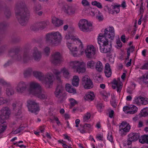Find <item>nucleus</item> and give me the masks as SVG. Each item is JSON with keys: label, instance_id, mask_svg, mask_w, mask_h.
Returning a JSON list of instances; mask_svg holds the SVG:
<instances>
[{"label": "nucleus", "instance_id": "obj_21", "mask_svg": "<svg viewBox=\"0 0 148 148\" xmlns=\"http://www.w3.org/2000/svg\"><path fill=\"white\" fill-rule=\"evenodd\" d=\"M112 84L114 85H113L112 86V88L115 89L116 87L117 92H120L122 87V83H120V82H118L116 79H114L113 81Z\"/></svg>", "mask_w": 148, "mask_h": 148}, {"label": "nucleus", "instance_id": "obj_44", "mask_svg": "<svg viewBox=\"0 0 148 148\" xmlns=\"http://www.w3.org/2000/svg\"><path fill=\"white\" fill-rule=\"evenodd\" d=\"M141 115L143 116H148V108H144L141 110Z\"/></svg>", "mask_w": 148, "mask_h": 148}, {"label": "nucleus", "instance_id": "obj_34", "mask_svg": "<svg viewBox=\"0 0 148 148\" xmlns=\"http://www.w3.org/2000/svg\"><path fill=\"white\" fill-rule=\"evenodd\" d=\"M32 68H29L24 71L23 74L25 77L27 78L32 73Z\"/></svg>", "mask_w": 148, "mask_h": 148}, {"label": "nucleus", "instance_id": "obj_38", "mask_svg": "<svg viewBox=\"0 0 148 148\" xmlns=\"http://www.w3.org/2000/svg\"><path fill=\"white\" fill-rule=\"evenodd\" d=\"M138 99L140 100V103L143 105H145L148 103V99L147 98H144L143 97H139Z\"/></svg>", "mask_w": 148, "mask_h": 148}, {"label": "nucleus", "instance_id": "obj_23", "mask_svg": "<svg viewBox=\"0 0 148 148\" xmlns=\"http://www.w3.org/2000/svg\"><path fill=\"white\" fill-rule=\"evenodd\" d=\"M105 73L106 76L108 77H110L112 74L111 70L110 65L108 63H106L105 67Z\"/></svg>", "mask_w": 148, "mask_h": 148}, {"label": "nucleus", "instance_id": "obj_59", "mask_svg": "<svg viewBox=\"0 0 148 148\" xmlns=\"http://www.w3.org/2000/svg\"><path fill=\"white\" fill-rule=\"evenodd\" d=\"M82 3L84 6H87L89 5V2L87 0H82Z\"/></svg>", "mask_w": 148, "mask_h": 148}, {"label": "nucleus", "instance_id": "obj_11", "mask_svg": "<svg viewBox=\"0 0 148 148\" xmlns=\"http://www.w3.org/2000/svg\"><path fill=\"white\" fill-rule=\"evenodd\" d=\"M82 84L86 89H90L93 87V84L90 77L87 75H85L82 78Z\"/></svg>", "mask_w": 148, "mask_h": 148}, {"label": "nucleus", "instance_id": "obj_20", "mask_svg": "<svg viewBox=\"0 0 148 148\" xmlns=\"http://www.w3.org/2000/svg\"><path fill=\"white\" fill-rule=\"evenodd\" d=\"M63 9L65 13L69 14H74L75 12L74 9L72 6L66 4L63 6Z\"/></svg>", "mask_w": 148, "mask_h": 148}, {"label": "nucleus", "instance_id": "obj_42", "mask_svg": "<svg viewBox=\"0 0 148 148\" xmlns=\"http://www.w3.org/2000/svg\"><path fill=\"white\" fill-rule=\"evenodd\" d=\"M4 13L6 17L7 18H9L11 16V12L8 9H5Z\"/></svg>", "mask_w": 148, "mask_h": 148}, {"label": "nucleus", "instance_id": "obj_18", "mask_svg": "<svg viewBox=\"0 0 148 148\" xmlns=\"http://www.w3.org/2000/svg\"><path fill=\"white\" fill-rule=\"evenodd\" d=\"M32 56L35 60L39 61L42 58V52L36 47H34L33 49Z\"/></svg>", "mask_w": 148, "mask_h": 148}, {"label": "nucleus", "instance_id": "obj_36", "mask_svg": "<svg viewBox=\"0 0 148 148\" xmlns=\"http://www.w3.org/2000/svg\"><path fill=\"white\" fill-rule=\"evenodd\" d=\"M95 14L96 15V18L99 21H101L103 20V16L99 11L97 10Z\"/></svg>", "mask_w": 148, "mask_h": 148}, {"label": "nucleus", "instance_id": "obj_55", "mask_svg": "<svg viewBox=\"0 0 148 148\" xmlns=\"http://www.w3.org/2000/svg\"><path fill=\"white\" fill-rule=\"evenodd\" d=\"M116 44V47L117 48H119L122 47V43L119 39L117 40Z\"/></svg>", "mask_w": 148, "mask_h": 148}, {"label": "nucleus", "instance_id": "obj_53", "mask_svg": "<svg viewBox=\"0 0 148 148\" xmlns=\"http://www.w3.org/2000/svg\"><path fill=\"white\" fill-rule=\"evenodd\" d=\"M50 50V49L48 47H46L44 49V53L46 56H48L49 55Z\"/></svg>", "mask_w": 148, "mask_h": 148}, {"label": "nucleus", "instance_id": "obj_24", "mask_svg": "<svg viewBox=\"0 0 148 148\" xmlns=\"http://www.w3.org/2000/svg\"><path fill=\"white\" fill-rule=\"evenodd\" d=\"M30 88L33 89L32 92L33 94L34 92L42 88L40 85L38 83L35 82L31 83L30 84Z\"/></svg>", "mask_w": 148, "mask_h": 148}, {"label": "nucleus", "instance_id": "obj_50", "mask_svg": "<svg viewBox=\"0 0 148 148\" xmlns=\"http://www.w3.org/2000/svg\"><path fill=\"white\" fill-rule=\"evenodd\" d=\"M121 6L120 5H115L113 6V8L114 10V11H115L116 13H119L120 11L119 7Z\"/></svg>", "mask_w": 148, "mask_h": 148}, {"label": "nucleus", "instance_id": "obj_30", "mask_svg": "<svg viewBox=\"0 0 148 148\" xmlns=\"http://www.w3.org/2000/svg\"><path fill=\"white\" fill-rule=\"evenodd\" d=\"M94 95L93 92H90L87 94L84 97L85 100L88 101H92L94 98Z\"/></svg>", "mask_w": 148, "mask_h": 148}, {"label": "nucleus", "instance_id": "obj_8", "mask_svg": "<svg viewBox=\"0 0 148 148\" xmlns=\"http://www.w3.org/2000/svg\"><path fill=\"white\" fill-rule=\"evenodd\" d=\"M41 80L43 84L45 85L47 88H50L52 86L53 81V76L51 73H48Z\"/></svg>", "mask_w": 148, "mask_h": 148}, {"label": "nucleus", "instance_id": "obj_49", "mask_svg": "<svg viewBox=\"0 0 148 148\" xmlns=\"http://www.w3.org/2000/svg\"><path fill=\"white\" fill-rule=\"evenodd\" d=\"M91 4L92 5L96 6L99 8H102V6L101 3L97 2L96 1H94L92 2Z\"/></svg>", "mask_w": 148, "mask_h": 148}, {"label": "nucleus", "instance_id": "obj_4", "mask_svg": "<svg viewBox=\"0 0 148 148\" xmlns=\"http://www.w3.org/2000/svg\"><path fill=\"white\" fill-rule=\"evenodd\" d=\"M61 38V34L58 32L47 34L45 37L46 42L53 45L58 43Z\"/></svg>", "mask_w": 148, "mask_h": 148}, {"label": "nucleus", "instance_id": "obj_1", "mask_svg": "<svg viewBox=\"0 0 148 148\" xmlns=\"http://www.w3.org/2000/svg\"><path fill=\"white\" fill-rule=\"evenodd\" d=\"M16 17L22 26H25L29 18L30 12L24 1L17 2L14 8Z\"/></svg>", "mask_w": 148, "mask_h": 148}, {"label": "nucleus", "instance_id": "obj_2", "mask_svg": "<svg viewBox=\"0 0 148 148\" xmlns=\"http://www.w3.org/2000/svg\"><path fill=\"white\" fill-rule=\"evenodd\" d=\"M9 55L13 59L20 61L22 60L24 63L28 62L31 59V57L28 52L24 51L22 57L21 49L19 47H14L10 49L8 51Z\"/></svg>", "mask_w": 148, "mask_h": 148}, {"label": "nucleus", "instance_id": "obj_39", "mask_svg": "<svg viewBox=\"0 0 148 148\" xmlns=\"http://www.w3.org/2000/svg\"><path fill=\"white\" fill-rule=\"evenodd\" d=\"M95 64V62L93 60L88 61L87 63V66L88 68L93 69Z\"/></svg>", "mask_w": 148, "mask_h": 148}, {"label": "nucleus", "instance_id": "obj_32", "mask_svg": "<svg viewBox=\"0 0 148 148\" xmlns=\"http://www.w3.org/2000/svg\"><path fill=\"white\" fill-rule=\"evenodd\" d=\"M95 69L99 72H101L103 69L102 63L99 61L97 63L95 66Z\"/></svg>", "mask_w": 148, "mask_h": 148}, {"label": "nucleus", "instance_id": "obj_33", "mask_svg": "<svg viewBox=\"0 0 148 148\" xmlns=\"http://www.w3.org/2000/svg\"><path fill=\"white\" fill-rule=\"evenodd\" d=\"M79 79L78 76H75L72 81V84L73 86H77L79 85Z\"/></svg>", "mask_w": 148, "mask_h": 148}, {"label": "nucleus", "instance_id": "obj_13", "mask_svg": "<svg viewBox=\"0 0 148 148\" xmlns=\"http://www.w3.org/2000/svg\"><path fill=\"white\" fill-rule=\"evenodd\" d=\"M87 58H92L94 57L96 54V49L92 45H88L85 51Z\"/></svg>", "mask_w": 148, "mask_h": 148}, {"label": "nucleus", "instance_id": "obj_58", "mask_svg": "<svg viewBox=\"0 0 148 148\" xmlns=\"http://www.w3.org/2000/svg\"><path fill=\"white\" fill-rule=\"evenodd\" d=\"M70 103L72 106H74L75 104H77V101L74 99L71 98L70 99Z\"/></svg>", "mask_w": 148, "mask_h": 148}, {"label": "nucleus", "instance_id": "obj_28", "mask_svg": "<svg viewBox=\"0 0 148 148\" xmlns=\"http://www.w3.org/2000/svg\"><path fill=\"white\" fill-rule=\"evenodd\" d=\"M66 90L69 92L73 93V94L76 93V89L73 88L69 84H66Z\"/></svg>", "mask_w": 148, "mask_h": 148}, {"label": "nucleus", "instance_id": "obj_35", "mask_svg": "<svg viewBox=\"0 0 148 148\" xmlns=\"http://www.w3.org/2000/svg\"><path fill=\"white\" fill-rule=\"evenodd\" d=\"M68 47L71 52L76 51H77V48L75 46H74L71 43L68 42L67 43Z\"/></svg>", "mask_w": 148, "mask_h": 148}, {"label": "nucleus", "instance_id": "obj_60", "mask_svg": "<svg viewBox=\"0 0 148 148\" xmlns=\"http://www.w3.org/2000/svg\"><path fill=\"white\" fill-rule=\"evenodd\" d=\"M104 10L106 11H108L109 13H112V10L109 8L108 5H106L104 7Z\"/></svg>", "mask_w": 148, "mask_h": 148}, {"label": "nucleus", "instance_id": "obj_27", "mask_svg": "<svg viewBox=\"0 0 148 148\" xmlns=\"http://www.w3.org/2000/svg\"><path fill=\"white\" fill-rule=\"evenodd\" d=\"M33 75L36 78H38L39 80L41 81L43 78L44 74L41 72L38 71H34L33 72Z\"/></svg>", "mask_w": 148, "mask_h": 148}, {"label": "nucleus", "instance_id": "obj_43", "mask_svg": "<svg viewBox=\"0 0 148 148\" xmlns=\"http://www.w3.org/2000/svg\"><path fill=\"white\" fill-rule=\"evenodd\" d=\"M141 78L143 79V81L144 83L148 84V73L143 75Z\"/></svg>", "mask_w": 148, "mask_h": 148}, {"label": "nucleus", "instance_id": "obj_52", "mask_svg": "<svg viewBox=\"0 0 148 148\" xmlns=\"http://www.w3.org/2000/svg\"><path fill=\"white\" fill-rule=\"evenodd\" d=\"M0 84L4 85H6L8 87L10 86V84L9 83H7L2 79H0Z\"/></svg>", "mask_w": 148, "mask_h": 148}, {"label": "nucleus", "instance_id": "obj_7", "mask_svg": "<svg viewBox=\"0 0 148 148\" xmlns=\"http://www.w3.org/2000/svg\"><path fill=\"white\" fill-rule=\"evenodd\" d=\"M78 26L80 30L83 32L91 31L92 24L88 23V21L85 19H82L79 21Z\"/></svg>", "mask_w": 148, "mask_h": 148}, {"label": "nucleus", "instance_id": "obj_26", "mask_svg": "<svg viewBox=\"0 0 148 148\" xmlns=\"http://www.w3.org/2000/svg\"><path fill=\"white\" fill-rule=\"evenodd\" d=\"M121 127L120 128H119V130L121 132V135L122 136H123L127 134V133L130 130V126H125V127L123 128V127Z\"/></svg>", "mask_w": 148, "mask_h": 148}, {"label": "nucleus", "instance_id": "obj_17", "mask_svg": "<svg viewBox=\"0 0 148 148\" xmlns=\"http://www.w3.org/2000/svg\"><path fill=\"white\" fill-rule=\"evenodd\" d=\"M65 38L66 40H69L71 39V40L74 41H77L78 43L79 44V47L81 49H82L83 48V46L80 40H79L78 38L73 36L72 34L69 32H68L66 33V35L65 36Z\"/></svg>", "mask_w": 148, "mask_h": 148}, {"label": "nucleus", "instance_id": "obj_64", "mask_svg": "<svg viewBox=\"0 0 148 148\" xmlns=\"http://www.w3.org/2000/svg\"><path fill=\"white\" fill-rule=\"evenodd\" d=\"M84 127H85V129L86 130H88L89 129H90L91 128V125L90 124L86 123L84 125Z\"/></svg>", "mask_w": 148, "mask_h": 148}, {"label": "nucleus", "instance_id": "obj_37", "mask_svg": "<svg viewBox=\"0 0 148 148\" xmlns=\"http://www.w3.org/2000/svg\"><path fill=\"white\" fill-rule=\"evenodd\" d=\"M61 72L63 73L64 77L67 79H69L70 77V75L68 71L65 68H63L61 70Z\"/></svg>", "mask_w": 148, "mask_h": 148}, {"label": "nucleus", "instance_id": "obj_41", "mask_svg": "<svg viewBox=\"0 0 148 148\" xmlns=\"http://www.w3.org/2000/svg\"><path fill=\"white\" fill-rule=\"evenodd\" d=\"M14 92V91L11 87H10L7 88L6 94L8 96L13 95Z\"/></svg>", "mask_w": 148, "mask_h": 148}, {"label": "nucleus", "instance_id": "obj_25", "mask_svg": "<svg viewBox=\"0 0 148 148\" xmlns=\"http://www.w3.org/2000/svg\"><path fill=\"white\" fill-rule=\"evenodd\" d=\"M139 134L135 133H131L128 135V137L130 138V140L131 139L133 141L137 140L139 138Z\"/></svg>", "mask_w": 148, "mask_h": 148}, {"label": "nucleus", "instance_id": "obj_19", "mask_svg": "<svg viewBox=\"0 0 148 148\" xmlns=\"http://www.w3.org/2000/svg\"><path fill=\"white\" fill-rule=\"evenodd\" d=\"M49 23L48 21H41L37 23L34 26L35 28V30L36 29H43L47 26L49 25Z\"/></svg>", "mask_w": 148, "mask_h": 148}, {"label": "nucleus", "instance_id": "obj_56", "mask_svg": "<svg viewBox=\"0 0 148 148\" xmlns=\"http://www.w3.org/2000/svg\"><path fill=\"white\" fill-rule=\"evenodd\" d=\"M130 126L129 124L127 123L126 122H123L121 123L120 125H119V128H121V127L122 128V126L123 127V128L124 127H125V126Z\"/></svg>", "mask_w": 148, "mask_h": 148}, {"label": "nucleus", "instance_id": "obj_6", "mask_svg": "<svg viewBox=\"0 0 148 148\" xmlns=\"http://www.w3.org/2000/svg\"><path fill=\"white\" fill-rule=\"evenodd\" d=\"M70 67L74 69H75L78 73H83L85 72L86 68L85 64L83 62L78 61H72L70 62Z\"/></svg>", "mask_w": 148, "mask_h": 148}, {"label": "nucleus", "instance_id": "obj_9", "mask_svg": "<svg viewBox=\"0 0 148 148\" xmlns=\"http://www.w3.org/2000/svg\"><path fill=\"white\" fill-rule=\"evenodd\" d=\"M10 111L8 107H3L0 110V122L2 123H5V120L9 117Z\"/></svg>", "mask_w": 148, "mask_h": 148}, {"label": "nucleus", "instance_id": "obj_51", "mask_svg": "<svg viewBox=\"0 0 148 148\" xmlns=\"http://www.w3.org/2000/svg\"><path fill=\"white\" fill-rule=\"evenodd\" d=\"M80 131V132L82 134L85 133L86 132V131L85 129V127L84 125H82L81 124L80 125V127L79 129H78Z\"/></svg>", "mask_w": 148, "mask_h": 148}, {"label": "nucleus", "instance_id": "obj_61", "mask_svg": "<svg viewBox=\"0 0 148 148\" xmlns=\"http://www.w3.org/2000/svg\"><path fill=\"white\" fill-rule=\"evenodd\" d=\"M13 109L14 111L19 109L18 107L16 106V103H14L12 104Z\"/></svg>", "mask_w": 148, "mask_h": 148}, {"label": "nucleus", "instance_id": "obj_54", "mask_svg": "<svg viewBox=\"0 0 148 148\" xmlns=\"http://www.w3.org/2000/svg\"><path fill=\"white\" fill-rule=\"evenodd\" d=\"M7 48V46L6 45H4L2 46L0 48V55L4 52Z\"/></svg>", "mask_w": 148, "mask_h": 148}, {"label": "nucleus", "instance_id": "obj_48", "mask_svg": "<svg viewBox=\"0 0 148 148\" xmlns=\"http://www.w3.org/2000/svg\"><path fill=\"white\" fill-rule=\"evenodd\" d=\"M8 102V100L4 98L0 97V105L7 103Z\"/></svg>", "mask_w": 148, "mask_h": 148}, {"label": "nucleus", "instance_id": "obj_16", "mask_svg": "<svg viewBox=\"0 0 148 148\" xmlns=\"http://www.w3.org/2000/svg\"><path fill=\"white\" fill-rule=\"evenodd\" d=\"M33 94L41 99H45L47 98V94L42 88L34 92Z\"/></svg>", "mask_w": 148, "mask_h": 148}, {"label": "nucleus", "instance_id": "obj_14", "mask_svg": "<svg viewBox=\"0 0 148 148\" xmlns=\"http://www.w3.org/2000/svg\"><path fill=\"white\" fill-rule=\"evenodd\" d=\"M27 86V85L25 82L20 81L17 84L16 90L18 93H22L26 91Z\"/></svg>", "mask_w": 148, "mask_h": 148}, {"label": "nucleus", "instance_id": "obj_40", "mask_svg": "<svg viewBox=\"0 0 148 148\" xmlns=\"http://www.w3.org/2000/svg\"><path fill=\"white\" fill-rule=\"evenodd\" d=\"M54 74L56 76V79L57 80L59 81H60V72L58 70L54 69L53 71Z\"/></svg>", "mask_w": 148, "mask_h": 148}, {"label": "nucleus", "instance_id": "obj_12", "mask_svg": "<svg viewBox=\"0 0 148 148\" xmlns=\"http://www.w3.org/2000/svg\"><path fill=\"white\" fill-rule=\"evenodd\" d=\"M27 107L29 110L32 113L37 114V112L39 111L38 104L34 101L29 100L27 101Z\"/></svg>", "mask_w": 148, "mask_h": 148}, {"label": "nucleus", "instance_id": "obj_46", "mask_svg": "<svg viewBox=\"0 0 148 148\" xmlns=\"http://www.w3.org/2000/svg\"><path fill=\"white\" fill-rule=\"evenodd\" d=\"M8 25V24L5 22H0V30L3 29Z\"/></svg>", "mask_w": 148, "mask_h": 148}, {"label": "nucleus", "instance_id": "obj_57", "mask_svg": "<svg viewBox=\"0 0 148 148\" xmlns=\"http://www.w3.org/2000/svg\"><path fill=\"white\" fill-rule=\"evenodd\" d=\"M14 115L15 116H19L21 114V110L19 109L13 112Z\"/></svg>", "mask_w": 148, "mask_h": 148}, {"label": "nucleus", "instance_id": "obj_63", "mask_svg": "<svg viewBox=\"0 0 148 148\" xmlns=\"http://www.w3.org/2000/svg\"><path fill=\"white\" fill-rule=\"evenodd\" d=\"M6 127V125H2L1 127H0V134L2 133L4 131Z\"/></svg>", "mask_w": 148, "mask_h": 148}, {"label": "nucleus", "instance_id": "obj_3", "mask_svg": "<svg viewBox=\"0 0 148 148\" xmlns=\"http://www.w3.org/2000/svg\"><path fill=\"white\" fill-rule=\"evenodd\" d=\"M98 43L100 45V51L103 53H107V56L110 57L112 56V46L108 44V40L106 39L104 37L98 38Z\"/></svg>", "mask_w": 148, "mask_h": 148}, {"label": "nucleus", "instance_id": "obj_31", "mask_svg": "<svg viewBox=\"0 0 148 148\" xmlns=\"http://www.w3.org/2000/svg\"><path fill=\"white\" fill-rule=\"evenodd\" d=\"M137 108L134 105L130 106V110L127 112V113L133 114L136 113L137 111Z\"/></svg>", "mask_w": 148, "mask_h": 148}, {"label": "nucleus", "instance_id": "obj_45", "mask_svg": "<svg viewBox=\"0 0 148 148\" xmlns=\"http://www.w3.org/2000/svg\"><path fill=\"white\" fill-rule=\"evenodd\" d=\"M34 11L35 12L38 11L41 9V5L39 4H35L34 6Z\"/></svg>", "mask_w": 148, "mask_h": 148}, {"label": "nucleus", "instance_id": "obj_47", "mask_svg": "<svg viewBox=\"0 0 148 148\" xmlns=\"http://www.w3.org/2000/svg\"><path fill=\"white\" fill-rule=\"evenodd\" d=\"M91 116V114L90 113L87 112L84 116L83 118V121L86 122L88 121Z\"/></svg>", "mask_w": 148, "mask_h": 148}, {"label": "nucleus", "instance_id": "obj_62", "mask_svg": "<svg viewBox=\"0 0 148 148\" xmlns=\"http://www.w3.org/2000/svg\"><path fill=\"white\" fill-rule=\"evenodd\" d=\"M141 69H148V62L142 66Z\"/></svg>", "mask_w": 148, "mask_h": 148}, {"label": "nucleus", "instance_id": "obj_22", "mask_svg": "<svg viewBox=\"0 0 148 148\" xmlns=\"http://www.w3.org/2000/svg\"><path fill=\"white\" fill-rule=\"evenodd\" d=\"M52 23L56 27H59L63 24V21L60 19L55 17H53L52 18Z\"/></svg>", "mask_w": 148, "mask_h": 148}, {"label": "nucleus", "instance_id": "obj_10", "mask_svg": "<svg viewBox=\"0 0 148 148\" xmlns=\"http://www.w3.org/2000/svg\"><path fill=\"white\" fill-rule=\"evenodd\" d=\"M114 33L113 27H110L109 28H106L105 29L104 33L103 34L102 33L99 34L98 38L102 37H104L106 39L108 40L107 38L112 40L114 38Z\"/></svg>", "mask_w": 148, "mask_h": 148}, {"label": "nucleus", "instance_id": "obj_29", "mask_svg": "<svg viewBox=\"0 0 148 148\" xmlns=\"http://www.w3.org/2000/svg\"><path fill=\"white\" fill-rule=\"evenodd\" d=\"M139 141L142 144L146 143L148 144V135L142 136L139 138Z\"/></svg>", "mask_w": 148, "mask_h": 148}, {"label": "nucleus", "instance_id": "obj_5", "mask_svg": "<svg viewBox=\"0 0 148 148\" xmlns=\"http://www.w3.org/2000/svg\"><path fill=\"white\" fill-rule=\"evenodd\" d=\"M54 93L58 99V101L60 103H62L63 101L66 96V94L64 90V88L61 84L57 85Z\"/></svg>", "mask_w": 148, "mask_h": 148}, {"label": "nucleus", "instance_id": "obj_15", "mask_svg": "<svg viewBox=\"0 0 148 148\" xmlns=\"http://www.w3.org/2000/svg\"><path fill=\"white\" fill-rule=\"evenodd\" d=\"M53 64H57L60 63L62 61V57L60 52H56L52 55L51 60Z\"/></svg>", "mask_w": 148, "mask_h": 148}]
</instances>
